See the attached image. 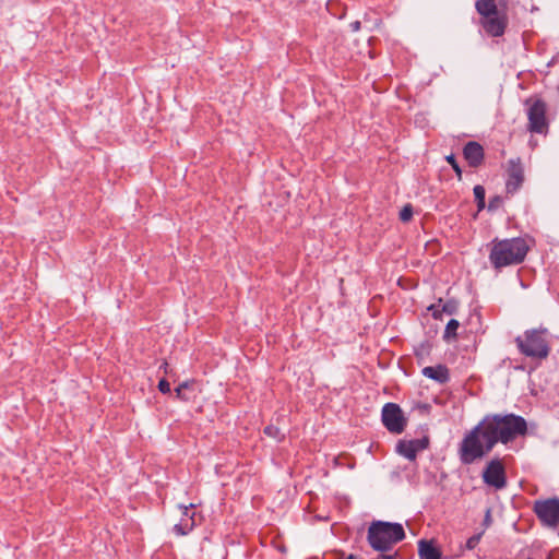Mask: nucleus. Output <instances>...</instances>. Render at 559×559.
Listing matches in <instances>:
<instances>
[{"label": "nucleus", "mask_w": 559, "mask_h": 559, "mask_svg": "<svg viewBox=\"0 0 559 559\" xmlns=\"http://www.w3.org/2000/svg\"><path fill=\"white\" fill-rule=\"evenodd\" d=\"M495 445V439L488 435L483 419L461 441L459 447L460 460L465 465L473 464L489 453Z\"/></svg>", "instance_id": "obj_1"}, {"label": "nucleus", "mask_w": 559, "mask_h": 559, "mask_svg": "<svg viewBox=\"0 0 559 559\" xmlns=\"http://www.w3.org/2000/svg\"><path fill=\"white\" fill-rule=\"evenodd\" d=\"M488 435L493 437L495 444L498 442L507 444L518 436L526 433V420L518 415H491L484 418Z\"/></svg>", "instance_id": "obj_2"}, {"label": "nucleus", "mask_w": 559, "mask_h": 559, "mask_svg": "<svg viewBox=\"0 0 559 559\" xmlns=\"http://www.w3.org/2000/svg\"><path fill=\"white\" fill-rule=\"evenodd\" d=\"M528 245L523 238H511L503 240H493L489 253V260L492 266L500 270L504 266L520 264L524 261Z\"/></svg>", "instance_id": "obj_3"}, {"label": "nucleus", "mask_w": 559, "mask_h": 559, "mask_svg": "<svg viewBox=\"0 0 559 559\" xmlns=\"http://www.w3.org/2000/svg\"><path fill=\"white\" fill-rule=\"evenodd\" d=\"M404 538L405 532L400 523L374 521L368 528V543L378 551H388Z\"/></svg>", "instance_id": "obj_4"}, {"label": "nucleus", "mask_w": 559, "mask_h": 559, "mask_svg": "<svg viewBox=\"0 0 559 559\" xmlns=\"http://www.w3.org/2000/svg\"><path fill=\"white\" fill-rule=\"evenodd\" d=\"M506 7L504 0H477L475 8L483 16V26L491 36H501L508 24L506 13L499 9Z\"/></svg>", "instance_id": "obj_5"}, {"label": "nucleus", "mask_w": 559, "mask_h": 559, "mask_svg": "<svg viewBox=\"0 0 559 559\" xmlns=\"http://www.w3.org/2000/svg\"><path fill=\"white\" fill-rule=\"evenodd\" d=\"M515 343L520 353L532 359H546L550 353V344L545 329L527 330L515 338Z\"/></svg>", "instance_id": "obj_6"}, {"label": "nucleus", "mask_w": 559, "mask_h": 559, "mask_svg": "<svg viewBox=\"0 0 559 559\" xmlns=\"http://www.w3.org/2000/svg\"><path fill=\"white\" fill-rule=\"evenodd\" d=\"M528 130L534 133L545 134L548 131V121L546 118L547 106L542 99H527Z\"/></svg>", "instance_id": "obj_7"}, {"label": "nucleus", "mask_w": 559, "mask_h": 559, "mask_svg": "<svg viewBox=\"0 0 559 559\" xmlns=\"http://www.w3.org/2000/svg\"><path fill=\"white\" fill-rule=\"evenodd\" d=\"M534 511L544 525L556 527L559 524L558 498L535 501Z\"/></svg>", "instance_id": "obj_8"}, {"label": "nucleus", "mask_w": 559, "mask_h": 559, "mask_svg": "<svg viewBox=\"0 0 559 559\" xmlns=\"http://www.w3.org/2000/svg\"><path fill=\"white\" fill-rule=\"evenodd\" d=\"M483 480L496 490H501L507 486L506 469L501 460L493 459L487 463L483 471Z\"/></svg>", "instance_id": "obj_9"}, {"label": "nucleus", "mask_w": 559, "mask_h": 559, "mask_svg": "<svg viewBox=\"0 0 559 559\" xmlns=\"http://www.w3.org/2000/svg\"><path fill=\"white\" fill-rule=\"evenodd\" d=\"M382 423L393 433H401L406 425L405 418L397 404L386 403L382 408Z\"/></svg>", "instance_id": "obj_10"}, {"label": "nucleus", "mask_w": 559, "mask_h": 559, "mask_svg": "<svg viewBox=\"0 0 559 559\" xmlns=\"http://www.w3.org/2000/svg\"><path fill=\"white\" fill-rule=\"evenodd\" d=\"M524 182V167L520 158H511L507 163L506 189L508 193L516 192Z\"/></svg>", "instance_id": "obj_11"}, {"label": "nucleus", "mask_w": 559, "mask_h": 559, "mask_svg": "<svg viewBox=\"0 0 559 559\" xmlns=\"http://www.w3.org/2000/svg\"><path fill=\"white\" fill-rule=\"evenodd\" d=\"M428 445L429 438L425 436L420 439L400 441L396 445V451L409 461H414L417 456V453L427 449Z\"/></svg>", "instance_id": "obj_12"}, {"label": "nucleus", "mask_w": 559, "mask_h": 559, "mask_svg": "<svg viewBox=\"0 0 559 559\" xmlns=\"http://www.w3.org/2000/svg\"><path fill=\"white\" fill-rule=\"evenodd\" d=\"M463 154L465 159L468 162L469 166L477 167L483 163L484 159V148L483 146L474 141L468 142L463 150Z\"/></svg>", "instance_id": "obj_13"}, {"label": "nucleus", "mask_w": 559, "mask_h": 559, "mask_svg": "<svg viewBox=\"0 0 559 559\" xmlns=\"http://www.w3.org/2000/svg\"><path fill=\"white\" fill-rule=\"evenodd\" d=\"M191 508H193V504H190V507L180 508L182 511L181 521L174 526V531L177 535L183 536L187 535L190 531H192L194 526V513H190Z\"/></svg>", "instance_id": "obj_14"}, {"label": "nucleus", "mask_w": 559, "mask_h": 559, "mask_svg": "<svg viewBox=\"0 0 559 559\" xmlns=\"http://www.w3.org/2000/svg\"><path fill=\"white\" fill-rule=\"evenodd\" d=\"M418 555L420 559H441V551L435 545L433 540H419Z\"/></svg>", "instance_id": "obj_15"}, {"label": "nucleus", "mask_w": 559, "mask_h": 559, "mask_svg": "<svg viewBox=\"0 0 559 559\" xmlns=\"http://www.w3.org/2000/svg\"><path fill=\"white\" fill-rule=\"evenodd\" d=\"M423 374L438 383H445L449 380V370L443 365L425 367L423 369Z\"/></svg>", "instance_id": "obj_16"}, {"label": "nucleus", "mask_w": 559, "mask_h": 559, "mask_svg": "<svg viewBox=\"0 0 559 559\" xmlns=\"http://www.w3.org/2000/svg\"><path fill=\"white\" fill-rule=\"evenodd\" d=\"M474 195L477 202L478 211H481L485 207V188L479 185L475 186Z\"/></svg>", "instance_id": "obj_17"}, {"label": "nucleus", "mask_w": 559, "mask_h": 559, "mask_svg": "<svg viewBox=\"0 0 559 559\" xmlns=\"http://www.w3.org/2000/svg\"><path fill=\"white\" fill-rule=\"evenodd\" d=\"M460 326V323L455 319H451L444 330V338L454 337L456 335V330Z\"/></svg>", "instance_id": "obj_18"}, {"label": "nucleus", "mask_w": 559, "mask_h": 559, "mask_svg": "<svg viewBox=\"0 0 559 559\" xmlns=\"http://www.w3.org/2000/svg\"><path fill=\"white\" fill-rule=\"evenodd\" d=\"M192 384H193V382H188V381L179 384L175 390L177 397L180 400H183V401H188L190 397L185 393V391L187 389H189V386Z\"/></svg>", "instance_id": "obj_19"}, {"label": "nucleus", "mask_w": 559, "mask_h": 559, "mask_svg": "<svg viewBox=\"0 0 559 559\" xmlns=\"http://www.w3.org/2000/svg\"><path fill=\"white\" fill-rule=\"evenodd\" d=\"M413 216V207L412 205H405L400 212V219L402 222H408Z\"/></svg>", "instance_id": "obj_20"}, {"label": "nucleus", "mask_w": 559, "mask_h": 559, "mask_svg": "<svg viewBox=\"0 0 559 559\" xmlns=\"http://www.w3.org/2000/svg\"><path fill=\"white\" fill-rule=\"evenodd\" d=\"M481 536H483V533H478V534H475L473 535L472 537H469L466 542V548L468 550H473L476 548V546L479 544L480 539H481Z\"/></svg>", "instance_id": "obj_21"}, {"label": "nucleus", "mask_w": 559, "mask_h": 559, "mask_svg": "<svg viewBox=\"0 0 559 559\" xmlns=\"http://www.w3.org/2000/svg\"><path fill=\"white\" fill-rule=\"evenodd\" d=\"M264 433L274 439H278L282 436L281 430L272 425L264 428Z\"/></svg>", "instance_id": "obj_22"}, {"label": "nucleus", "mask_w": 559, "mask_h": 559, "mask_svg": "<svg viewBox=\"0 0 559 559\" xmlns=\"http://www.w3.org/2000/svg\"><path fill=\"white\" fill-rule=\"evenodd\" d=\"M158 390L162 392V393H169L170 392V384L169 382L166 380V379H162L159 382H158Z\"/></svg>", "instance_id": "obj_23"}, {"label": "nucleus", "mask_w": 559, "mask_h": 559, "mask_svg": "<svg viewBox=\"0 0 559 559\" xmlns=\"http://www.w3.org/2000/svg\"><path fill=\"white\" fill-rule=\"evenodd\" d=\"M447 160L448 163L453 167V169L455 170V173L460 176L461 175V169L455 160V156L454 155H449L447 156Z\"/></svg>", "instance_id": "obj_24"}, {"label": "nucleus", "mask_w": 559, "mask_h": 559, "mask_svg": "<svg viewBox=\"0 0 559 559\" xmlns=\"http://www.w3.org/2000/svg\"><path fill=\"white\" fill-rule=\"evenodd\" d=\"M456 305L454 302H447L443 305L442 310L449 314H452L455 311Z\"/></svg>", "instance_id": "obj_25"}, {"label": "nucleus", "mask_w": 559, "mask_h": 559, "mask_svg": "<svg viewBox=\"0 0 559 559\" xmlns=\"http://www.w3.org/2000/svg\"><path fill=\"white\" fill-rule=\"evenodd\" d=\"M499 202H500L499 198H495V199L490 200L489 205H488L489 210L496 209L498 206Z\"/></svg>", "instance_id": "obj_26"}, {"label": "nucleus", "mask_w": 559, "mask_h": 559, "mask_svg": "<svg viewBox=\"0 0 559 559\" xmlns=\"http://www.w3.org/2000/svg\"><path fill=\"white\" fill-rule=\"evenodd\" d=\"M490 523H491L490 510H487L485 520H484V524L486 527H488L490 525Z\"/></svg>", "instance_id": "obj_27"}, {"label": "nucleus", "mask_w": 559, "mask_h": 559, "mask_svg": "<svg viewBox=\"0 0 559 559\" xmlns=\"http://www.w3.org/2000/svg\"><path fill=\"white\" fill-rule=\"evenodd\" d=\"M350 28L353 32H357L360 29V22L359 21H355L350 24Z\"/></svg>", "instance_id": "obj_28"}, {"label": "nucleus", "mask_w": 559, "mask_h": 559, "mask_svg": "<svg viewBox=\"0 0 559 559\" xmlns=\"http://www.w3.org/2000/svg\"><path fill=\"white\" fill-rule=\"evenodd\" d=\"M429 310L433 311L432 314L433 317H438V310H437V306L432 305L429 307Z\"/></svg>", "instance_id": "obj_29"}, {"label": "nucleus", "mask_w": 559, "mask_h": 559, "mask_svg": "<svg viewBox=\"0 0 559 559\" xmlns=\"http://www.w3.org/2000/svg\"><path fill=\"white\" fill-rule=\"evenodd\" d=\"M167 367H168V364L166 361L160 367V368H164L165 373H167Z\"/></svg>", "instance_id": "obj_30"}, {"label": "nucleus", "mask_w": 559, "mask_h": 559, "mask_svg": "<svg viewBox=\"0 0 559 559\" xmlns=\"http://www.w3.org/2000/svg\"><path fill=\"white\" fill-rule=\"evenodd\" d=\"M346 559H357V558L354 555H350Z\"/></svg>", "instance_id": "obj_31"}]
</instances>
